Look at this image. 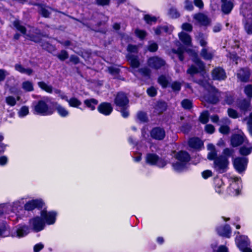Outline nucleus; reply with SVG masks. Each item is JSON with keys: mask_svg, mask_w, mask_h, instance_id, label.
<instances>
[{"mask_svg": "<svg viewBox=\"0 0 252 252\" xmlns=\"http://www.w3.org/2000/svg\"><path fill=\"white\" fill-rule=\"evenodd\" d=\"M147 93L150 96H154L157 94V90L154 87H151L148 89L147 91Z\"/></svg>", "mask_w": 252, "mask_h": 252, "instance_id": "nucleus-58", "label": "nucleus"}, {"mask_svg": "<svg viewBox=\"0 0 252 252\" xmlns=\"http://www.w3.org/2000/svg\"><path fill=\"white\" fill-rule=\"evenodd\" d=\"M245 29L248 34H252V21L247 22L245 24Z\"/></svg>", "mask_w": 252, "mask_h": 252, "instance_id": "nucleus-45", "label": "nucleus"}, {"mask_svg": "<svg viewBox=\"0 0 252 252\" xmlns=\"http://www.w3.org/2000/svg\"><path fill=\"white\" fill-rule=\"evenodd\" d=\"M246 119L248 120L247 124L249 132L251 135H252V112L250 114L249 118Z\"/></svg>", "mask_w": 252, "mask_h": 252, "instance_id": "nucleus-50", "label": "nucleus"}, {"mask_svg": "<svg viewBox=\"0 0 252 252\" xmlns=\"http://www.w3.org/2000/svg\"><path fill=\"white\" fill-rule=\"evenodd\" d=\"M38 86L42 90L47 93H51L52 91V87L51 86L48 85L44 82H39L38 83Z\"/></svg>", "mask_w": 252, "mask_h": 252, "instance_id": "nucleus-36", "label": "nucleus"}, {"mask_svg": "<svg viewBox=\"0 0 252 252\" xmlns=\"http://www.w3.org/2000/svg\"><path fill=\"white\" fill-rule=\"evenodd\" d=\"M193 18L201 25L207 26L210 23V19L203 13H198L194 15Z\"/></svg>", "mask_w": 252, "mask_h": 252, "instance_id": "nucleus-19", "label": "nucleus"}, {"mask_svg": "<svg viewBox=\"0 0 252 252\" xmlns=\"http://www.w3.org/2000/svg\"><path fill=\"white\" fill-rule=\"evenodd\" d=\"M234 151L233 150L228 148L225 149L223 151V157H225L228 159V157L232 156Z\"/></svg>", "mask_w": 252, "mask_h": 252, "instance_id": "nucleus-47", "label": "nucleus"}, {"mask_svg": "<svg viewBox=\"0 0 252 252\" xmlns=\"http://www.w3.org/2000/svg\"><path fill=\"white\" fill-rule=\"evenodd\" d=\"M229 181L230 184L228 190L229 193L233 195L238 194L242 187L241 179L238 177H231Z\"/></svg>", "mask_w": 252, "mask_h": 252, "instance_id": "nucleus-8", "label": "nucleus"}, {"mask_svg": "<svg viewBox=\"0 0 252 252\" xmlns=\"http://www.w3.org/2000/svg\"><path fill=\"white\" fill-rule=\"evenodd\" d=\"M44 248V245L41 243L36 244L33 247L34 252H38Z\"/></svg>", "mask_w": 252, "mask_h": 252, "instance_id": "nucleus-60", "label": "nucleus"}, {"mask_svg": "<svg viewBox=\"0 0 252 252\" xmlns=\"http://www.w3.org/2000/svg\"><path fill=\"white\" fill-rule=\"evenodd\" d=\"M222 2L221 5L222 11L225 14L229 13L233 8V4L230 1H227L226 0H221Z\"/></svg>", "mask_w": 252, "mask_h": 252, "instance_id": "nucleus-27", "label": "nucleus"}, {"mask_svg": "<svg viewBox=\"0 0 252 252\" xmlns=\"http://www.w3.org/2000/svg\"><path fill=\"white\" fill-rule=\"evenodd\" d=\"M208 92V94L205 95L204 97V99L211 103L216 104L219 100V97H225V102L230 105L232 104L234 97L233 96L229 93H220L218 91V90L212 86L209 85L207 87H206Z\"/></svg>", "mask_w": 252, "mask_h": 252, "instance_id": "nucleus-2", "label": "nucleus"}, {"mask_svg": "<svg viewBox=\"0 0 252 252\" xmlns=\"http://www.w3.org/2000/svg\"><path fill=\"white\" fill-rule=\"evenodd\" d=\"M250 75L248 69H241L237 73V77L241 81L246 82L249 80Z\"/></svg>", "mask_w": 252, "mask_h": 252, "instance_id": "nucleus-22", "label": "nucleus"}, {"mask_svg": "<svg viewBox=\"0 0 252 252\" xmlns=\"http://www.w3.org/2000/svg\"><path fill=\"white\" fill-rule=\"evenodd\" d=\"M227 113L228 116L233 119H236L239 117V115L237 112L232 108H229L227 110Z\"/></svg>", "mask_w": 252, "mask_h": 252, "instance_id": "nucleus-43", "label": "nucleus"}, {"mask_svg": "<svg viewBox=\"0 0 252 252\" xmlns=\"http://www.w3.org/2000/svg\"><path fill=\"white\" fill-rule=\"evenodd\" d=\"M98 110L100 113L108 116L111 113L113 108L109 103L103 102L98 106Z\"/></svg>", "mask_w": 252, "mask_h": 252, "instance_id": "nucleus-17", "label": "nucleus"}, {"mask_svg": "<svg viewBox=\"0 0 252 252\" xmlns=\"http://www.w3.org/2000/svg\"><path fill=\"white\" fill-rule=\"evenodd\" d=\"M209 113L207 111L201 113L199 117V120L202 124H206L209 120Z\"/></svg>", "mask_w": 252, "mask_h": 252, "instance_id": "nucleus-38", "label": "nucleus"}, {"mask_svg": "<svg viewBox=\"0 0 252 252\" xmlns=\"http://www.w3.org/2000/svg\"><path fill=\"white\" fill-rule=\"evenodd\" d=\"M55 109L59 115L61 117H67L69 115V111L66 108L58 103H56Z\"/></svg>", "mask_w": 252, "mask_h": 252, "instance_id": "nucleus-24", "label": "nucleus"}, {"mask_svg": "<svg viewBox=\"0 0 252 252\" xmlns=\"http://www.w3.org/2000/svg\"><path fill=\"white\" fill-rule=\"evenodd\" d=\"M20 96H18L16 99L12 96H9L6 97L5 101L6 103L10 106H14L15 105L17 101H18L20 99Z\"/></svg>", "mask_w": 252, "mask_h": 252, "instance_id": "nucleus-35", "label": "nucleus"}, {"mask_svg": "<svg viewBox=\"0 0 252 252\" xmlns=\"http://www.w3.org/2000/svg\"><path fill=\"white\" fill-rule=\"evenodd\" d=\"M243 142H245V139L242 135H235L231 138V144L234 147L238 146Z\"/></svg>", "mask_w": 252, "mask_h": 252, "instance_id": "nucleus-26", "label": "nucleus"}, {"mask_svg": "<svg viewBox=\"0 0 252 252\" xmlns=\"http://www.w3.org/2000/svg\"><path fill=\"white\" fill-rule=\"evenodd\" d=\"M84 103L88 108H90L91 110H94L95 108V106L98 103V101L94 98H91L85 100Z\"/></svg>", "mask_w": 252, "mask_h": 252, "instance_id": "nucleus-30", "label": "nucleus"}, {"mask_svg": "<svg viewBox=\"0 0 252 252\" xmlns=\"http://www.w3.org/2000/svg\"><path fill=\"white\" fill-rule=\"evenodd\" d=\"M168 14L172 18H177L180 16L179 12L174 8H171L169 9Z\"/></svg>", "mask_w": 252, "mask_h": 252, "instance_id": "nucleus-42", "label": "nucleus"}, {"mask_svg": "<svg viewBox=\"0 0 252 252\" xmlns=\"http://www.w3.org/2000/svg\"><path fill=\"white\" fill-rule=\"evenodd\" d=\"M127 58L128 61L130 63V64L131 67L133 68H136L139 66V63L137 60V57L132 56L130 54H128L127 55Z\"/></svg>", "mask_w": 252, "mask_h": 252, "instance_id": "nucleus-33", "label": "nucleus"}, {"mask_svg": "<svg viewBox=\"0 0 252 252\" xmlns=\"http://www.w3.org/2000/svg\"><path fill=\"white\" fill-rule=\"evenodd\" d=\"M41 219L45 224L51 225L55 222L56 220L57 214L55 212H47L46 210H43L41 212Z\"/></svg>", "mask_w": 252, "mask_h": 252, "instance_id": "nucleus-10", "label": "nucleus"}, {"mask_svg": "<svg viewBox=\"0 0 252 252\" xmlns=\"http://www.w3.org/2000/svg\"><path fill=\"white\" fill-rule=\"evenodd\" d=\"M14 27L19 31L21 32V33L25 34L26 32V29L24 27L20 25V22L19 21H15L14 22Z\"/></svg>", "mask_w": 252, "mask_h": 252, "instance_id": "nucleus-40", "label": "nucleus"}, {"mask_svg": "<svg viewBox=\"0 0 252 252\" xmlns=\"http://www.w3.org/2000/svg\"><path fill=\"white\" fill-rule=\"evenodd\" d=\"M244 92L248 97H252V85H248L246 86Z\"/></svg>", "mask_w": 252, "mask_h": 252, "instance_id": "nucleus-46", "label": "nucleus"}, {"mask_svg": "<svg viewBox=\"0 0 252 252\" xmlns=\"http://www.w3.org/2000/svg\"><path fill=\"white\" fill-rule=\"evenodd\" d=\"M235 242L239 250L243 252H252L250 248V241L246 235H238L236 237Z\"/></svg>", "mask_w": 252, "mask_h": 252, "instance_id": "nucleus-7", "label": "nucleus"}, {"mask_svg": "<svg viewBox=\"0 0 252 252\" xmlns=\"http://www.w3.org/2000/svg\"><path fill=\"white\" fill-rule=\"evenodd\" d=\"M180 40L187 45H189L191 42V38L190 36L185 32H182L179 34Z\"/></svg>", "mask_w": 252, "mask_h": 252, "instance_id": "nucleus-32", "label": "nucleus"}, {"mask_svg": "<svg viewBox=\"0 0 252 252\" xmlns=\"http://www.w3.org/2000/svg\"><path fill=\"white\" fill-rule=\"evenodd\" d=\"M8 162V158L5 156L0 157V165L1 166L5 165Z\"/></svg>", "mask_w": 252, "mask_h": 252, "instance_id": "nucleus-61", "label": "nucleus"}, {"mask_svg": "<svg viewBox=\"0 0 252 252\" xmlns=\"http://www.w3.org/2000/svg\"><path fill=\"white\" fill-rule=\"evenodd\" d=\"M189 145L193 149H199L203 146V143L198 138H192L189 140Z\"/></svg>", "mask_w": 252, "mask_h": 252, "instance_id": "nucleus-23", "label": "nucleus"}, {"mask_svg": "<svg viewBox=\"0 0 252 252\" xmlns=\"http://www.w3.org/2000/svg\"><path fill=\"white\" fill-rule=\"evenodd\" d=\"M197 40L200 45L204 47L201 52V56L205 60H210L212 58L214 53L209 50V48L205 47L207 42V36L202 33H199L197 36Z\"/></svg>", "mask_w": 252, "mask_h": 252, "instance_id": "nucleus-6", "label": "nucleus"}, {"mask_svg": "<svg viewBox=\"0 0 252 252\" xmlns=\"http://www.w3.org/2000/svg\"><path fill=\"white\" fill-rule=\"evenodd\" d=\"M137 118L141 122H146L147 120L146 114L142 112H140L137 114Z\"/></svg>", "mask_w": 252, "mask_h": 252, "instance_id": "nucleus-51", "label": "nucleus"}, {"mask_svg": "<svg viewBox=\"0 0 252 252\" xmlns=\"http://www.w3.org/2000/svg\"><path fill=\"white\" fill-rule=\"evenodd\" d=\"M144 20L148 24H152L153 22H155L156 18L155 17L151 16L149 15H145L144 16Z\"/></svg>", "mask_w": 252, "mask_h": 252, "instance_id": "nucleus-49", "label": "nucleus"}, {"mask_svg": "<svg viewBox=\"0 0 252 252\" xmlns=\"http://www.w3.org/2000/svg\"><path fill=\"white\" fill-rule=\"evenodd\" d=\"M58 57L61 60H64L68 58V55L66 51H62L58 55Z\"/></svg>", "mask_w": 252, "mask_h": 252, "instance_id": "nucleus-59", "label": "nucleus"}, {"mask_svg": "<svg viewBox=\"0 0 252 252\" xmlns=\"http://www.w3.org/2000/svg\"><path fill=\"white\" fill-rule=\"evenodd\" d=\"M43 205V202L41 199L32 200L28 202L25 205V208L26 210L30 211L32 210L35 208L42 207Z\"/></svg>", "mask_w": 252, "mask_h": 252, "instance_id": "nucleus-16", "label": "nucleus"}, {"mask_svg": "<svg viewBox=\"0 0 252 252\" xmlns=\"http://www.w3.org/2000/svg\"><path fill=\"white\" fill-rule=\"evenodd\" d=\"M148 49L151 52H154L158 49V45L155 43H151L148 47Z\"/></svg>", "mask_w": 252, "mask_h": 252, "instance_id": "nucleus-62", "label": "nucleus"}, {"mask_svg": "<svg viewBox=\"0 0 252 252\" xmlns=\"http://www.w3.org/2000/svg\"><path fill=\"white\" fill-rule=\"evenodd\" d=\"M135 33L136 35L140 38H143L146 35V33L145 31L140 30H136Z\"/></svg>", "mask_w": 252, "mask_h": 252, "instance_id": "nucleus-54", "label": "nucleus"}, {"mask_svg": "<svg viewBox=\"0 0 252 252\" xmlns=\"http://www.w3.org/2000/svg\"><path fill=\"white\" fill-rule=\"evenodd\" d=\"M193 61L195 63V65H192L187 70L188 74L190 75H193L197 72H200L204 69V65L203 63L197 57L196 53H193Z\"/></svg>", "mask_w": 252, "mask_h": 252, "instance_id": "nucleus-9", "label": "nucleus"}, {"mask_svg": "<svg viewBox=\"0 0 252 252\" xmlns=\"http://www.w3.org/2000/svg\"><path fill=\"white\" fill-rule=\"evenodd\" d=\"M22 88L25 92H32L33 91V84L30 81H24L22 84Z\"/></svg>", "mask_w": 252, "mask_h": 252, "instance_id": "nucleus-31", "label": "nucleus"}, {"mask_svg": "<svg viewBox=\"0 0 252 252\" xmlns=\"http://www.w3.org/2000/svg\"><path fill=\"white\" fill-rule=\"evenodd\" d=\"M207 149L209 151L207 158L209 160H214V168L220 173H223L228 169L229 161L227 158L222 156L217 157V151L215 146L212 144L207 145Z\"/></svg>", "mask_w": 252, "mask_h": 252, "instance_id": "nucleus-1", "label": "nucleus"}, {"mask_svg": "<svg viewBox=\"0 0 252 252\" xmlns=\"http://www.w3.org/2000/svg\"><path fill=\"white\" fill-rule=\"evenodd\" d=\"M158 83L163 87H165L167 85V80L164 76H161L158 80Z\"/></svg>", "mask_w": 252, "mask_h": 252, "instance_id": "nucleus-48", "label": "nucleus"}, {"mask_svg": "<svg viewBox=\"0 0 252 252\" xmlns=\"http://www.w3.org/2000/svg\"><path fill=\"white\" fill-rule=\"evenodd\" d=\"M9 228L4 225L0 228V237H6L9 236Z\"/></svg>", "mask_w": 252, "mask_h": 252, "instance_id": "nucleus-39", "label": "nucleus"}, {"mask_svg": "<svg viewBox=\"0 0 252 252\" xmlns=\"http://www.w3.org/2000/svg\"><path fill=\"white\" fill-rule=\"evenodd\" d=\"M30 224L36 232L43 230L45 227L44 222L41 218L39 217H36L31 219L30 221Z\"/></svg>", "mask_w": 252, "mask_h": 252, "instance_id": "nucleus-12", "label": "nucleus"}, {"mask_svg": "<svg viewBox=\"0 0 252 252\" xmlns=\"http://www.w3.org/2000/svg\"><path fill=\"white\" fill-rule=\"evenodd\" d=\"M115 103L119 108H123L127 106L128 99L124 93H119L115 98Z\"/></svg>", "mask_w": 252, "mask_h": 252, "instance_id": "nucleus-13", "label": "nucleus"}, {"mask_svg": "<svg viewBox=\"0 0 252 252\" xmlns=\"http://www.w3.org/2000/svg\"><path fill=\"white\" fill-rule=\"evenodd\" d=\"M182 105L185 109H190L192 106V102L188 99H184L182 101Z\"/></svg>", "mask_w": 252, "mask_h": 252, "instance_id": "nucleus-44", "label": "nucleus"}, {"mask_svg": "<svg viewBox=\"0 0 252 252\" xmlns=\"http://www.w3.org/2000/svg\"><path fill=\"white\" fill-rule=\"evenodd\" d=\"M165 135V132L163 129L160 127L154 128L151 131V137L156 140H162Z\"/></svg>", "mask_w": 252, "mask_h": 252, "instance_id": "nucleus-15", "label": "nucleus"}, {"mask_svg": "<svg viewBox=\"0 0 252 252\" xmlns=\"http://www.w3.org/2000/svg\"><path fill=\"white\" fill-rule=\"evenodd\" d=\"M172 88L174 91H178L181 88V84L179 82H175L172 84Z\"/></svg>", "mask_w": 252, "mask_h": 252, "instance_id": "nucleus-64", "label": "nucleus"}, {"mask_svg": "<svg viewBox=\"0 0 252 252\" xmlns=\"http://www.w3.org/2000/svg\"><path fill=\"white\" fill-rule=\"evenodd\" d=\"M205 130L207 133L212 134L214 132L215 128L213 125L209 124L206 125Z\"/></svg>", "mask_w": 252, "mask_h": 252, "instance_id": "nucleus-55", "label": "nucleus"}, {"mask_svg": "<svg viewBox=\"0 0 252 252\" xmlns=\"http://www.w3.org/2000/svg\"><path fill=\"white\" fill-rule=\"evenodd\" d=\"M212 176V172L211 170H206L202 172V176L205 179H206Z\"/></svg>", "mask_w": 252, "mask_h": 252, "instance_id": "nucleus-56", "label": "nucleus"}, {"mask_svg": "<svg viewBox=\"0 0 252 252\" xmlns=\"http://www.w3.org/2000/svg\"><path fill=\"white\" fill-rule=\"evenodd\" d=\"M48 99L39 101L33 107V113L42 116L52 115L54 112V109L49 107L47 103Z\"/></svg>", "mask_w": 252, "mask_h": 252, "instance_id": "nucleus-4", "label": "nucleus"}, {"mask_svg": "<svg viewBox=\"0 0 252 252\" xmlns=\"http://www.w3.org/2000/svg\"><path fill=\"white\" fill-rule=\"evenodd\" d=\"M252 152V146L250 143H247V145H243L240 149V154L244 156H247L250 154Z\"/></svg>", "mask_w": 252, "mask_h": 252, "instance_id": "nucleus-29", "label": "nucleus"}, {"mask_svg": "<svg viewBox=\"0 0 252 252\" xmlns=\"http://www.w3.org/2000/svg\"><path fill=\"white\" fill-rule=\"evenodd\" d=\"M182 28L183 30L187 31H191L192 29V27L191 24L189 23H184L182 25Z\"/></svg>", "mask_w": 252, "mask_h": 252, "instance_id": "nucleus-63", "label": "nucleus"}, {"mask_svg": "<svg viewBox=\"0 0 252 252\" xmlns=\"http://www.w3.org/2000/svg\"><path fill=\"white\" fill-rule=\"evenodd\" d=\"M219 131L222 134H226L229 133V128L227 126L222 125L220 127Z\"/></svg>", "mask_w": 252, "mask_h": 252, "instance_id": "nucleus-52", "label": "nucleus"}, {"mask_svg": "<svg viewBox=\"0 0 252 252\" xmlns=\"http://www.w3.org/2000/svg\"><path fill=\"white\" fill-rule=\"evenodd\" d=\"M29 113V107L26 106H22L18 112V115L20 118H23Z\"/></svg>", "mask_w": 252, "mask_h": 252, "instance_id": "nucleus-37", "label": "nucleus"}, {"mask_svg": "<svg viewBox=\"0 0 252 252\" xmlns=\"http://www.w3.org/2000/svg\"><path fill=\"white\" fill-rule=\"evenodd\" d=\"M250 103L249 101L243 100L240 104L238 105V107L242 111H246L249 107Z\"/></svg>", "mask_w": 252, "mask_h": 252, "instance_id": "nucleus-41", "label": "nucleus"}, {"mask_svg": "<svg viewBox=\"0 0 252 252\" xmlns=\"http://www.w3.org/2000/svg\"><path fill=\"white\" fill-rule=\"evenodd\" d=\"M212 76L214 80H222L225 79L226 74L224 70L221 68H216L212 72Z\"/></svg>", "mask_w": 252, "mask_h": 252, "instance_id": "nucleus-20", "label": "nucleus"}, {"mask_svg": "<svg viewBox=\"0 0 252 252\" xmlns=\"http://www.w3.org/2000/svg\"><path fill=\"white\" fill-rule=\"evenodd\" d=\"M174 158L175 161L172 162L173 169L177 172L184 171L190 160V156L188 153L185 151H180L175 153Z\"/></svg>", "mask_w": 252, "mask_h": 252, "instance_id": "nucleus-3", "label": "nucleus"}, {"mask_svg": "<svg viewBox=\"0 0 252 252\" xmlns=\"http://www.w3.org/2000/svg\"><path fill=\"white\" fill-rule=\"evenodd\" d=\"M173 27L171 25H165L157 28L155 30V33L157 35H159L163 32L170 33L173 31Z\"/></svg>", "mask_w": 252, "mask_h": 252, "instance_id": "nucleus-25", "label": "nucleus"}, {"mask_svg": "<svg viewBox=\"0 0 252 252\" xmlns=\"http://www.w3.org/2000/svg\"><path fill=\"white\" fill-rule=\"evenodd\" d=\"M218 233L220 235L229 238L231 230L230 226L228 225H224V226H221L217 228Z\"/></svg>", "mask_w": 252, "mask_h": 252, "instance_id": "nucleus-21", "label": "nucleus"}, {"mask_svg": "<svg viewBox=\"0 0 252 252\" xmlns=\"http://www.w3.org/2000/svg\"><path fill=\"white\" fill-rule=\"evenodd\" d=\"M173 52L177 55L180 60H183L184 58L182 54L184 53V51L182 48H179L178 50H173Z\"/></svg>", "mask_w": 252, "mask_h": 252, "instance_id": "nucleus-53", "label": "nucleus"}, {"mask_svg": "<svg viewBox=\"0 0 252 252\" xmlns=\"http://www.w3.org/2000/svg\"><path fill=\"white\" fill-rule=\"evenodd\" d=\"M145 160L147 164L159 168H163L167 164L166 160L155 153H147L145 157Z\"/></svg>", "mask_w": 252, "mask_h": 252, "instance_id": "nucleus-5", "label": "nucleus"}, {"mask_svg": "<svg viewBox=\"0 0 252 252\" xmlns=\"http://www.w3.org/2000/svg\"><path fill=\"white\" fill-rule=\"evenodd\" d=\"M215 189L216 191L220 193L223 189V182L221 179L216 178L214 179Z\"/></svg>", "mask_w": 252, "mask_h": 252, "instance_id": "nucleus-28", "label": "nucleus"}, {"mask_svg": "<svg viewBox=\"0 0 252 252\" xmlns=\"http://www.w3.org/2000/svg\"><path fill=\"white\" fill-rule=\"evenodd\" d=\"M67 102L69 106L76 108H78L82 104L81 101L76 97H71L68 99Z\"/></svg>", "mask_w": 252, "mask_h": 252, "instance_id": "nucleus-34", "label": "nucleus"}, {"mask_svg": "<svg viewBox=\"0 0 252 252\" xmlns=\"http://www.w3.org/2000/svg\"><path fill=\"white\" fill-rule=\"evenodd\" d=\"M233 163L236 171L239 173H241L246 169L248 158H237L234 159Z\"/></svg>", "mask_w": 252, "mask_h": 252, "instance_id": "nucleus-11", "label": "nucleus"}, {"mask_svg": "<svg viewBox=\"0 0 252 252\" xmlns=\"http://www.w3.org/2000/svg\"><path fill=\"white\" fill-rule=\"evenodd\" d=\"M127 50L130 53H136L138 51V47L135 45H129Z\"/></svg>", "mask_w": 252, "mask_h": 252, "instance_id": "nucleus-57", "label": "nucleus"}, {"mask_svg": "<svg viewBox=\"0 0 252 252\" xmlns=\"http://www.w3.org/2000/svg\"><path fill=\"white\" fill-rule=\"evenodd\" d=\"M149 66L155 69H158L165 65V62L162 59L158 57L150 58L148 61Z\"/></svg>", "mask_w": 252, "mask_h": 252, "instance_id": "nucleus-14", "label": "nucleus"}, {"mask_svg": "<svg viewBox=\"0 0 252 252\" xmlns=\"http://www.w3.org/2000/svg\"><path fill=\"white\" fill-rule=\"evenodd\" d=\"M30 232V229L27 226H19L14 233H12V237H22L27 235Z\"/></svg>", "mask_w": 252, "mask_h": 252, "instance_id": "nucleus-18", "label": "nucleus"}]
</instances>
